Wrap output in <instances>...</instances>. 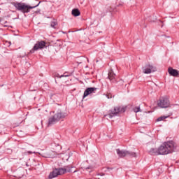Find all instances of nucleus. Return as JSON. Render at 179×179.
<instances>
[{"label": "nucleus", "mask_w": 179, "mask_h": 179, "mask_svg": "<svg viewBox=\"0 0 179 179\" xmlns=\"http://www.w3.org/2000/svg\"><path fill=\"white\" fill-rule=\"evenodd\" d=\"M50 26L52 29H57V26H58V22L57 21H52L50 22Z\"/></svg>", "instance_id": "obj_17"}, {"label": "nucleus", "mask_w": 179, "mask_h": 179, "mask_svg": "<svg viewBox=\"0 0 179 179\" xmlns=\"http://www.w3.org/2000/svg\"><path fill=\"white\" fill-rule=\"evenodd\" d=\"M42 157L52 159L54 156L52 155V152H44L42 154Z\"/></svg>", "instance_id": "obj_14"}, {"label": "nucleus", "mask_w": 179, "mask_h": 179, "mask_svg": "<svg viewBox=\"0 0 179 179\" xmlns=\"http://www.w3.org/2000/svg\"><path fill=\"white\" fill-rule=\"evenodd\" d=\"M62 33H63V34H66V31H62Z\"/></svg>", "instance_id": "obj_21"}, {"label": "nucleus", "mask_w": 179, "mask_h": 179, "mask_svg": "<svg viewBox=\"0 0 179 179\" xmlns=\"http://www.w3.org/2000/svg\"><path fill=\"white\" fill-rule=\"evenodd\" d=\"M166 118H169V116H161L157 119V122L160 121H163V120H166Z\"/></svg>", "instance_id": "obj_18"}, {"label": "nucleus", "mask_w": 179, "mask_h": 179, "mask_svg": "<svg viewBox=\"0 0 179 179\" xmlns=\"http://www.w3.org/2000/svg\"><path fill=\"white\" fill-rule=\"evenodd\" d=\"M88 169H90V168H89V167H88V168H87V170Z\"/></svg>", "instance_id": "obj_25"}, {"label": "nucleus", "mask_w": 179, "mask_h": 179, "mask_svg": "<svg viewBox=\"0 0 179 179\" xmlns=\"http://www.w3.org/2000/svg\"><path fill=\"white\" fill-rule=\"evenodd\" d=\"M55 76H56V78H68L69 76H70V75L66 72L63 75L59 76V74H57Z\"/></svg>", "instance_id": "obj_16"}, {"label": "nucleus", "mask_w": 179, "mask_h": 179, "mask_svg": "<svg viewBox=\"0 0 179 179\" xmlns=\"http://www.w3.org/2000/svg\"><path fill=\"white\" fill-rule=\"evenodd\" d=\"M73 166H66L64 168H57L53 170L50 173L48 178L52 179L58 177V176H62V174H65L66 173H72Z\"/></svg>", "instance_id": "obj_3"}, {"label": "nucleus", "mask_w": 179, "mask_h": 179, "mask_svg": "<svg viewBox=\"0 0 179 179\" xmlns=\"http://www.w3.org/2000/svg\"><path fill=\"white\" fill-rule=\"evenodd\" d=\"M40 3H41V1H39L36 6H31L22 2H12L11 5H13L17 10L22 12V13H24V15L25 13H29L30 12V9H34V8L39 6Z\"/></svg>", "instance_id": "obj_2"}, {"label": "nucleus", "mask_w": 179, "mask_h": 179, "mask_svg": "<svg viewBox=\"0 0 179 179\" xmlns=\"http://www.w3.org/2000/svg\"><path fill=\"white\" fill-rule=\"evenodd\" d=\"M108 170H113V168H108Z\"/></svg>", "instance_id": "obj_22"}, {"label": "nucleus", "mask_w": 179, "mask_h": 179, "mask_svg": "<svg viewBox=\"0 0 179 179\" xmlns=\"http://www.w3.org/2000/svg\"><path fill=\"white\" fill-rule=\"evenodd\" d=\"M45 47V41H38L34 46V48L29 51V54H34V51H37L38 50H42Z\"/></svg>", "instance_id": "obj_8"}, {"label": "nucleus", "mask_w": 179, "mask_h": 179, "mask_svg": "<svg viewBox=\"0 0 179 179\" xmlns=\"http://www.w3.org/2000/svg\"><path fill=\"white\" fill-rule=\"evenodd\" d=\"M0 22H1V20H0Z\"/></svg>", "instance_id": "obj_26"}, {"label": "nucleus", "mask_w": 179, "mask_h": 179, "mask_svg": "<svg viewBox=\"0 0 179 179\" xmlns=\"http://www.w3.org/2000/svg\"><path fill=\"white\" fill-rule=\"evenodd\" d=\"M168 72L171 76H178V71L176 69H174L171 67L169 68Z\"/></svg>", "instance_id": "obj_13"}, {"label": "nucleus", "mask_w": 179, "mask_h": 179, "mask_svg": "<svg viewBox=\"0 0 179 179\" xmlns=\"http://www.w3.org/2000/svg\"><path fill=\"white\" fill-rule=\"evenodd\" d=\"M157 106L160 108H169L170 107V100L167 97H161L157 102Z\"/></svg>", "instance_id": "obj_6"}, {"label": "nucleus", "mask_w": 179, "mask_h": 179, "mask_svg": "<svg viewBox=\"0 0 179 179\" xmlns=\"http://www.w3.org/2000/svg\"><path fill=\"white\" fill-rule=\"evenodd\" d=\"M133 110L134 111V113L142 112V110H141V107L139 106H136L135 108H134Z\"/></svg>", "instance_id": "obj_19"}, {"label": "nucleus", "mask_w": 179, "mask_h": 179, "mask_svg": "<svg viewBox=\"0 0 179 179\" xmlns=\"http://www.w3.org/2000/svg\"><path fill=\"white\" fill-rule=\"evenodd\" d=\"M116 153L119 157H125V156H131V157H136V153L134 152H129L127 150H116Z\"/></svg>", "instance_id": "obj_7"}, {"label": "nucleus", "mask_w": 179, "mask_h": 179, "mask_svg": "<svg viewBox=\"0 0 179 179\" xmlns=\"http://www.w3.org/2000/svg\"><path fill=\"white\" fill-rule=\"evenodd\" d=\"M158 150L161 155H169L176 150V145L173 141L165 142L158 148Z\"/></svg>", "instance_id": "obj_1"}, {"label": "nucleus", "mask_w": 179, "mask_h": 179, "mask_svg": "<svg viewBox=\"0 0 179 179\" xmlns=\"http://www.w3.org/2000/svg\"><path fill=\"white\" fill-rule=\"evenodd\" d=\"M73 173H76V171H73Z\"/></svg>", "instance_id": "obj_23"}, {"label": "nucleus", "mask_w": 179, "mask_h": 179, "mask_svg": "<svg viewBox=\"0 0 179 179\" xmlns=\"http://www.w3.org/2000/svg\"><path fill=\"white\" fill-rule=\"evenodd\" d=\"M68 114L66 113H64L61 110L56 113L53 116L50 117L48 120V127L51 125H54L56 122H58L62 118H65Z\"/></svg>", "instance_id": "obj_4"}, {"label": "nucleus", "mask_w": 179, "mask_h": 179, "mask_svg": "<svg viewBox=\"0 0 179 179\" xmlns=\"http://www.w3.org/2000/svg\"><path fill=\"white\" fill-rule=\"evenodd\" d=\"M28 153H29V155H31V154H33V153H34V152H31V151H28Z\"/></svg>", "instance_id": "obj_20"}, {"label": "nucleus", "mask_w": 179, "mask_h": 179, "mask_svg": "<svg viewBox=\"0 0 179 179\" xmlns=\"http://www.w3.org/2000/svg\"><path fill=\"white\" fill-rule=\"evenodd\" d=\"M143 72L145 74L152 73V72H156V67L153 66V65L147 64L143 67Z\"/></svg>", "instance_id": "obj_9"}, {"label": "nucleus", "mask_w": 179, "mask_h": 179, "mask_svg": "<svg viewBox=\"0 0 179 179\" xmlns=\"http://www.w3.org/2000/svg\"><path fill=\"white\" fill-rule=\"evenodd\" d=\"M72 15L73 16H80V11H79L78 9H73L72 10Z\"/></svg>", "instance_id": "obj_15"}, {"label": "nucleus", "mask_w": 179, "mask_h": 179, "mask_svg": "<svg viewBox=\"0 0 179 179\" xmlns=\"http://www.w3.org/2000/svg\"><path fill=\"white\" fill-rule=\"evenodd\" d=\"M120 113H125V108L121 106L115 107L113 110H109L108 116L109 118H113V117H117Z\"/></svg>", "instance_id": "obj_5"}, {"label": "nucleus", "mask_w": 179, "mask_h": 179, "mask_svg": "<svg viewBox=\"0 0 179 179\" xmlns=\"http://www.w3.org/2000/svg\"><path fill=\"white\" fill-rule=\"evenodd\" d=\"M100 176H104V173H103L102 175H100Z\"/></svg>", "instance_id": "obj_24"}, {"label": "nucleus", "mask_w": 179, "mask_h": 179, "mask_svg": "<svg viewBox=\"0 0 179 179\" xmlns=\"http://www.w3.org/2000/svg\"><path fill=\"white\" fill-rule=\"evenodd\" d=\"M96 90H97L96 87L87 88L84 92L83 99H85V97H87V96H90V94H93V93H96Z\"/></svg>", "instance_id": "obj_10"}, {"label": "nucleus", "mask_w": 179, "mask_h": 179, "mask_svg": "<svg viewBox=\"0 0 179 179\" xmlns=\"http://www.w3.org/2000/svg\"><path fill=\"white\" fill-rule=\"evenodd\" d=\"M108 78L111 82V83H115L117 82V76L113 71H110L108 74Z\"/></svg>", "instance_id": "obj_11"}, {"label": "nucleus", "mask_w": 179, "mask_h": 179, "mask_svg": "<svg viewBox=\"0 0 179 179\" xmlns=\"http://www.w3.org/2000/svg\"><path fill=\"white\" fill-rule=\"evenodd\" d=\"M149 154L151 156H159L160 155V152L159 151V148H152L149 150Z\"/></svg>", "instance_id": "obj_12"}]
</instances>
